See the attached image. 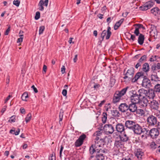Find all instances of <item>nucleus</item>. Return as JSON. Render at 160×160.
Returning a JSON list of instances; mask_svg holds the SVG:
<instances>
[{
    "instance_id": "obj_51",
    "label": "nucleus",
    "mask_w": 160,
    "mask_h": 160,
    "mask_svg": "<svg viewBox=\"0 0 160 160\" xmlns=\"http://www.w3.org/2000/svg\"><path fill=\"white\" fill-rule=\"evenodd\" d=\"M49 160H56L55 157L53 156V154H52L49 157Z\"/></svg>"
},
{
    "instance_id": "obj_16",
    "label": "nucleus",
    "mask_w": 160,
    "mask_h": 160,
    "mask_svg": "<svg viewBox=\"0 0 160 160\" xmlns=\"http://www.w3.org/2000/svg\"><path fill=\"white\" fill-rule=\"evenodd\" d=\"M95 143L93 144L96 148H101L104 145V142L103 139H100L99 140V139L95 140Z\"/></svg>"
},
{
    "instance_id": "obj_53",
    "label": "nucleus",
    "mask_w": 160,
    "mask_h": 160,
    "mask_svg": "<svg viewBox=\"0 0 160 160\" xmlns=\"http://www.w3.org/2000/svg\"><path fill=\"white\" fill-rule=\"evenodd\" d=\"M142 64V63L138 61V62L137 63L135 66V68H136L138 69V68L140 67Z\"/></svg>"
},
{
    "instance_id": "obj_37",
    "label": "nucleus",
    "mask_w": 160,
    "mask_h": 160,
    "mask_svg": "<svg viewBox=\"0 0 160 160\" xmlns=\"http://www.w3.org/2000/svg\"><path fill=\"white\" fill-rule=\"evenodd\" d=\"M28 96L27 92H24L22 95L21 98L22 100L25 101H27V99L28 98Z\"/></svg>"
},
{
    "instance_id": "obj_43",
    "label": "nucleus",
    "mask_w": 160,
    "mask_h": 160,
    "mask_svg": "<svg viewBox=\"0 0 160 160\" xmlns=\"http://www.w3.org/2000/svg\"><path fill=\"white\" fill-rule=\"evenodd\" d=\"M132 156L130 154H129L127 157H123L121 160H132Z\"/></svg>"
},
{
    "instance_id": "obj_11",
    "label": "nucleus",
    "mask_w": 160,
    "mask_h": 160,
    "mask_svg": "<svg viewBox=\"0 0 160 160\" xmlns=\"http://www.w3.org/2000/svg\"><path fill=\"white\" fill-rule=\"evenodd\" d=\"M124 147L123 142L121 140H115L114 143V148L116 149L117 150L119 151L120 149Z\"/></svg>"
},
{
    "instance_id": "obj_8",
    "label": "nucleus",
    "mask_w": 160,
    "mask_h": 160,
    "mask_svg": "<svg viewBox=\"0 0 160 160\" xmlns=\"http://www.w3.org/2000/svg\"><path fill=\"white\" fill-rule=\"evenodd\" d=\"M86 137V135L85 134H83L80 135L79 138L75 142V146L76 147H78L82 145Z\"/></svg>"
},
{
    "instance_id": "obj_27",
    "label": "nucleus",
    "mask_w": 160,
    "mask_h": 160,
    "mask_svg": "<svg viewBox=\"0 0 160 160\" xmlns=\"http://www.w3.org/2000/svg\"><path fill=\"white\" fill-rule=\"evenodd\" d=\"M102 148H96L93 144L92 145L89 149V152L91 154H93L94 152L98 153Z\"/></svg>"
},
{
    "instance_id": "obj_42",
    "label": "nucleus",
    "mask_w": 160,
    "mask_h": 160,
    "mask_svg": "<svg viewBox=\"0 0 160 160\" xmlns=\"http://www.w3.org/2000/svg\"><path fill=\"white\" fill-rule=\"evenodd\" d=\"M154 112V114L159 118H160V111L158 109L155 110Z\"/></svg>"
},
{
    "instance_id": "obj_38",
    "label": "nucleus",
    "mask_w": 160,
    "mask_h": 160,
    "mask_svg": "<svg viewBox=\"0 0 160 160\" xmlns=\"http://www.w3.org/2000/svg\"><path fill=\"white\" fill-rule=\"evenodd\" d=\"M107 114L106 112H103L102 114V121L103 123L106 122Z\"/></svg>"
},
{
    "instance_id": "obj_32",
    "label": "nucleus",
    "mask_w": 160,
    "mask_h": 160,
    "mask_svg": "<svg viewBox=\"0 0 160 160\" xmlns=\"http://www.w3.org/2000/svg\"><path fill=\"white\" fill-rule=\"evenodd\" d=\"M116 80L114 77H111L110 79L109 84L108 85L109 87L110 88L112 87L115 82Z\"/></svg>"
},
{
    "instance_id": "obj_64",
    "label": "nucleus",
    "mask_w": 160,
    "mask_h": 160,
    "mask_svg": "<svg viewBox=\"0 0 160 160\" xmlns=\"http://www.w3.org/2000/svg\"><path fill=\"white\" fill-rule=\"evenodd\" d=\"M6 108H7V106H5L2 108V111H1V112L2 113H3L5 112V111L6 110Z\"/></svg>"
},
{
    "instance_id": "obj_28",
    "label": "nucleus",
    "mask_w": 160,
    "mask_h": 160,
    "mask_svg": "<svg viewBox=\"0 0 160 160\" xmlns=\"http://www.w3.org/2000/svg\"><path fill=\"white\" fill-rule=\"evenodd\" d=\"M151 12L155 16H157L160 13V10L158 7L154 8L151 10Z\"/></svg>"
},
{
    "instance_id": "obj_14",
    "label": "nucleus",
    "mask_w": 160,
    "mask_h": 160,
    "mask_svg": "<svg viewBox=\"0 0 160 160\" xmlns=\"http://www.w3.org/2000/svg\"><path fill=\"white\" fill-rule=\"evenodd\" d=\"M142 86L146 88H149L153 86L151 83V81L148 78H144L142 83Z\"/></svg>"
},
{
    "instance_id": "obj_4",
    "label": "nucleus",
    "mask_w": 160,
    "mask_h": 160,
    "mask_svg": "<svg viewBox=\"0 0 160 160\" xmlns=\"http://www.w3.org/2000/svg\"><path fill=\"white\" fill-rule=\"evenodd\" d=\"M148 130L147 134L149 135L150 137L152 138H156L159 135V131L157 128H153L150 131Z\"/></svg>"
},
{
    "instance_id": "obj_57",
    "label": "nucleus",
    "mask_w": 160,
    "mask_h": 160,
    "mask_svg": "<svg viewBox=\"0 0 160 160\" xmlns=\"http://www.w3.org/2000/svg\"><path fill=\"white\" fill-rule=\"evenodd\" d=\"M59 122L61 121L62 120L63 118V114L62 113L60 112L59 114Z\"/></svg>"
},
{
    "instance_id": "obj_25",
    "label": "nucleus",
    "mask_w": 160,
    "mask_h": 160,
    "mask_svg": "<svg viewBox=\"0 0 160 160\" xmlns=\"http://www.w3.org/2000/svg\"><path fill=\"white\" fill-rule=\"evenodd\" d=\"M147 90H146L143 88L140 89L138 91V95L139 97H142L145 98V97H146L147 93Z\"/></svg>"
},
{
    "instance_id": "obj_18",
    "label": "nucleus",
    "mask_w": 160,
    "mask_h": 160,
    "mask_svg": "<svg viewBox=\"0 0 160 160\" xmlns=\"http://www.w3.org/2000/svg\"><path fill=\"white\" fill-rule=\"evenodd\" d=\"M116 130L118 132L122 133L124 132L125 130V126L122 123H118L116 124L115 127Z\"/></svg>"
},
{
    "instance_id": "obj_6",
    "label": "nucleus",
    "mask_w": 160,
    "mask_h": 160,
    "mask_svg": "<svg viewBox=\"0 0 160 160\" xmlns=\"http://www.w3.org/2000/svg\"><path fill=\"white\" fill-rule=\"evenodd\" d=\"M147 121L149 126H154L157 123V119L155 116L150 115L148 118Z\"/></svg>"
},
{
    "instance_id": "obj_56",
    "label": "nucleus",
    "mask_w": 160,
    "mask_h": 160,
    "mask_svg": "<svg viewBox=\"0 0 160 160\" xmlns=\"http://www.w3.org/2000/svg\"><path fill=\"white\" fill-rule=\"evenodd\" d=\"M23 37H20L19 38H18V39L17 42L19 43V42H22V40L23 39Z\"/></svg>"
},
{
    "instance_id": "obj_19",
    "label": "nucleus",
    "mask_w": 160,
    "mask_h": 160,
    "mask_svg": "<svg viewBox=\"0 0 160 160\" xmlns=\"http://www.w3.org/2000/svg\"><path fill=\"white\" fill-rule=\"evenodd\" d=\"M119 110L124 112L128 111V105L126 103H121L119 107Z\"/></svg>"
},
{
    "instance_id": "obj_45",
    "label": "nucleus",
    "mask_w": 160,
    "mask_h": 160,
    "mask_svg": "<svg viewBox=\"0 0 160 160\" xmlns=\"http://www.w3.org/2000/svg\"><path fill=\"white\" fill-rule=\"evenodd\" d=\"M45 27L44 26H41L39 28V34H41L43 33Z\"/></svg>"
},
{
    "instance_id": "obj_63",
    "label": "nucleus",
    "mask_w": 160,
    "mask_h": 160,
    "mask_svg": "<svg viewBox=\"0 0 160 160\" xmlns=\"http://www.w3.org/2000/svg\"><path fill=\"white\" fill-rule=\"evenodd\" d=\"M129 111H126V112H127L126 113V114L127 115V116H130L131 114H132V112H131Z\"/></svg>"
},
{
    "instance_id": "obj_10",
    "label": "nucleus",
    "mask_w": 160,
    "mask_h": 160,
    "mask_svg": "<svg viewBox=\"0 0 160 160\" xmlns=\"http://www.w3.org/2000/svg\"><path fill=\"white\" fill-rule=\"evenodd\" d=\"M149 104L150 108L152 111H154L155 110L158 109L159 108V103L156 100H153Z\"/></svg>"
},
{
    "instance_id": "obj_52",
    "label": "nucleus",
    "mask_w": 160,
    "mask_h": 160,
    "mask_svg": "<svg viewBox=\"0 0 160 160\" xmlns=\"http://www.w3.org/2000/svg\"><path fill=\"white\" fill-rule=\"evenodd\" d=\"M10 27L9 26V27H8V28H7V29L6 30V31L4 33V34L5 35H7L8 34L10 30Z\"/></svg>"
},
{
    "instance_id": "obj_5",
    "label": "nucleus",
    "mask_w": 160,
    "mask_h": 160,
    "mask_svg": "<svg viewBox=\"0 0 160 160\" xmlns=\"http://www.w3.org/2000/svg\"><path fill=\"white\" fill-rule=\"evenodd\" d=\"M154 4V2L153 0H151L147 2L143 5L141 6L140 8L142 11L147 10L152 7Z\"/></svg>"
},
{
    "instance_id": "obj_41",
    "label": "nucleus",
    "mask_w": 160,
    "mask_h": 160,
    "mask_svg": "<svg viewBox=\"0 0 160 160\" xmlns=\"http://www.w3.org/2000/svg\"><path fill=\"white\" fill-rule=\"evenodd\" d=\"M147 58L146 55H144L142 56L139 59L138 61L140 62H141L142 64L143 62L144 61H146V59Z\"/></svg>"
},
{
    "instance_id": "obj_12",
    "label": "nucleus",
    "mask_w": 160,
    "mask_h": 160,
    "mask_svg": "<svg viewBox=\"0 0 160 160\" xmlns=\"http://www.w3.org/2000/svg\"><path fill=\"white\" fill-rule=\"evenodd\" d=\"M48 2V0H40L38 5L39 10L41 11H43L44 9L43 6L47 7Z\"/></svg>"
},
{
    "instance_id": "obj_61",
    "label": "nucleus",
    "mask_w": 160,
    "mask_h": 160,
    "mask_svg": "<svg viewBox=\"0 0 160 160\" xmlns=\"http://www.w3.org/2000/svg\"><path fill=\"white\" fill-rule=\"evenodd\" d=\"M157 60V58H154V56H152L150 58V61L151 62H152L156 61Z\"/></svg>"
},
{
    "instance_id": "obj_44",
    "label": "nucleus",
    "mask_w": 160,
    "mask_h": 160,
    "mask_svg": "<svg viewBox=\"0 0 160 160\" xmlns=\"http://www.w3.org/2000/svg\"><path fill=\"white\" fill-rule=\"evenodd\" d=\"M142 102L143 103V106H147V103L148 102V100L146 98H143Z\"/></svg>"
},
{
    "instance_id": "obj_22",
    "label": "nucleus",
    "mask_w": 160,
    "mask_h": 160,
    "mask_svg": "<svg viewBox=\"0 0 160 160\" xmlns=\"http://www.w3.org/2000/svg\"><path fill=\"white\" fill-rule=\"evenodd\" d=\"M151 31L150 32L151 36L155 37L158 35V31L156 27L154 25H151L150 28Z\"/></svg>"
},
{
    "instance_id": "obj_24",
    "label": "nucleus",
    "mask_w": 160,
    "mask_h": 160,
    "mask_svg": "<svg viewBox=\"0 0 160 160\" xmlns=\"http://www.w3.org/2000/svg\"><path fill=\"white\" fill-rule=\"evenodd\" d=\"M151 78L152 82L158 83L159 82H160V78L158 77L156 73L152 74L151 76Z\"/></svg>"
},
{
    "instance_id": "obj_34",
    "label": "nucleus",
    "mask_w": 160,
    "mask_h": 160,
    "mask_svg": "<svg viewBox=\"0 0 160 160\" xmlns=\"http://www.w3.org/2000/svg\"><path fill=\"white\" fill-rule=\"evenodd\" d=\"M142 70L145 72H147L149 71V67L148 64L147 63H144L142 66Z\"/></svg>"
},
{
    "instance_id": "obj_21",
    "label": "nucleus",
    "mask_w": 160,
    "mask_h": 160,
    "mask_svg": "<svg viewBox=\"0 0 160 160\" xmlns=\"http://www.w3.org/2000/svg\"><path fill=\"white\" fill-rule=\"evenodd\" d=\"M136 103H132L128 106V111L131 112H135L137 109V107Z\"/></svg>"
},
{
    "instance_id": "obj_3",
    "label": "nucleus",
    "mask_w": 160,
    "mask_h": 160,
    "mask_svg": "<svg viewBox=\"0 0 160 160\" xmlns=\"http://www.w3.org/2000/svg\"><path fill=\"white\" fill-rule=\"evenodd\" d=\"M103 131L107 135L112 134L114 131V129L113 125L111 124H105L103 128Z\"/></svg>"
},
{
    "instance_id": "obj_35",
    "label": "nucleus",
    "mask_w": 160,
    "mask_h": 160,
    "mask_svg": "<svg viewBox=\"0 0 160 160\" xmlns=\"http://www.w3.org/2000/svg\"><path fill=\"white\" fill-rule=\"evenodd\" d=\"M121 99V98H119L116 94L115 93L113 98V102L114 103H116L119 102Z\"/></svg>"
},
{
    "instance_id": "obj_50",
    "label": "nucleus",
    "mask_w": 160,
    "mask_h": 160,
    "mask_svg": "<svg viewBox=\"0 0 160 160\" xmlns=\"http://www.w3.org/2000/svg\"><path fill=\"white\" fill-rule=\"evenodd\" d=\"M15 116H12L10 118L9 121L12 122H14L15 121Z\"/></svg>"
},
{
    "instance_id": "obj_17",
    "label": "nucleus",
    "mask_w": 160,
    "mask_h": 160,
    "mask_svg": "<svg viewBox=\"0 0 160 160\" xmlns=\"http://www.w3.org/2000/svg\"><path fill=\"white\" fill-rule=\"evenodd\" d=\"M156 96V92L152 89H149L147 91L146 97L150 99H153Z\"/></svg>"
},
{
    "instance_id": "obj_46",
    "label": "nucleus",
    "mask_w": 160,
    "mask_h": 160,
    "mask_svg": "<svg viewBox=\"0 0 160 160\" xmlns=\"http://www.w3.org/2000/svg\"><path fill=\"white\" fill-rule=\"evenodd\" d=\"M138 112L141 116L144 115L145 114V112L144 110L142 109H138Z\"/></svg>"
},
{
    "instance_id": "obj_31",
    "label": "nucleus",
    "mask_w": 160,
    "mask_h": 160,
    "mask_svg": "<svg viewBox=\"0 0 160 160\" xmlns=\"http://www.w3.org/2000/svg\"><path fill=\"white\" fill-rule=\"evenodd\" d=\"M128 139V137L125 133L123 135H122L120 136L119 140L122 141L123 142L127 141Z\"/></svg>"
},
{
    "instance_id": "obj_60",
    "label": "nucleus",
    "mask_w": 160,
    "mask_h": 160,
    "mask_svg": "<svg viewBox=\"0 0 160 160\" xmlns=\"http://www.w3.org/2000/svg\"><path fill=\"white\" fill-rule=\"evenodd\" d=\"M20 132V130L19 128H18V130L16 131H15L14 132V134L16 135H18L19 134V132Z\"/></svg>"
},
{
    "instance_id": "obj_13",
    "label": "nucleus",
    "mask_w": 160,
    "mask_h": 160,
    "mask_svg": "<svg viewBox=\"0 0 160 160\" xmlns=\"http://www.w3.org/2000/svg\"><path fill=\"white\" fill-rule=\"evenodd\" d=\"M131 102L135 103H139L140 101V97L138 94L133 93L132 95L131 96Z\"/></svg>"
},
{
    "instance_id": "obj_9",
    "label": "nucleus",
    "mask_w": 160,
    "mask_h": 160,
    "mask_svg": "<svg viewBox=\"0 0 160 160\" xmlns=\"http://www.w3.org/2000/svg\"><path fill=\"white\" fill-rule=\"evenodd\" d=\"M105 152L102 149H100L99 151L97 153L96 156V159L95 160H104L105 159V155L104 153Z\"/></svg>"
},
{
    "instance_id": "obj_23",
    "label": "nucleus",
    "mask_w": 160,
    "mask_h": 160,
    "mask_svg": "<svg viewBox=\"0 0 160 160\" xmlns=\"http://www.w3.org/2000/svg\"><path fill=\"white\" fill-rule=\"evenodd\" d=\"M128 88V87H127L123 88L120 91H116L115 93L121 98L126 93Z\"/></svg>"
},
{
    "instance_id": "obj_30",
    "label": "nucleus",
    "mask_w": 160,
    "mask_h": 160,
    "mask_svg": "<svg viewBox=\"0 0 160 160\" xmlns=\"http://www.w3.org/2000/svg\"><path fill=\"white\" fill-rule=\"evenodd\" d=\"M124 20V18L121 19L119 21L117 22L114 26V29L115 30H117L118 28L120 26L122 23L123 22Z\"/></svg>"
},
{
    "instance_id": "obj_47",
    "label": "nucleus",
    "mask_w": 160,
    "mask_h": 160,
    "mask_svg": "<svg viewBox=\"0 0 160 160\" xmlns=\"http://www.w3.org/2000/svg\"><path fill=\"white\" fill-rule=\"evenodd\" d=\"M20 4V1L18 0H14L13 1V4L17 7H18Z\"/></svg>"
},
{
    "instance_id": "obj_1",
    "label": "nucleus",
    "mask_w": 160,
    "mask_h": 160,
    "mask_svg": "<svg viewBox=\"0 0 160 160\" xmlns=\"http://www.w3.org/2000/svg\"><path fill=\"white\" fill-rule=\"evenodd\" d=\"M134 73V68L132 67L130 68L124 74L125 76L123 77V78L125 79H127L128 81L131 80L132 82H135L138 79H142L143 78V73L141 72L137 73L134 77L133 78Z\"/></svg>"
},
{
    "instance_id": "obj_54",
    "label": "nucleus",
    "mask_w": 160,
    "mask_h": 160,
    "mask_svg": "<svg viewBox=\"0 0 160 160\" xmlns=\"http://www.w3.org/2000/svg\"><path fill=\"white\" fill-rule=\"evenodd\" d=\"M62 94L64 96H66L67 94V90L65 89H63L62 92Z\"/></svg>"
},
{
    "instance_id": "obj_20",
    "label": "nucleus",
    "mask_w": 160,
    "mask_h": 160,
    "mask_svg": "<svg viewBox=\"0 0 160 160\" xmlns=\"http://www.w3.org/2000/svg\"><path fill=\"white\" fill-rule=\"evenodd\" d=\"M135 155L139 160H141L144 155L143 152L140 149H137L135 152Z\"/></svg>"
},
{
    "instance_id": "obj_48",
    "label": "nucleus",
    "mask_w": 160,
    "mask_h": 160,
    "mask_svg": "<svg viewBox=\"0 0 160 160\" xmlns=\"http://www.w3.org/2000/svg\"><path fill=\"white\" fill-rule=\"evenodd\" d=\"M40 13L39 12H37L36 13L35 19L36 20H38L40 17Z\"/></svg>"
},
{
    "instance_id": "obj_49",
    "label": "nucleus",
    "mask_w": 160,
    "mask_h": 160,
    "mask_svg": "<svg viewBox=\"0 0 160 160\" xmlns=\"http://www.w3.org/2000/svg\"><path fill=\"white\" fill-rule=\"evenodd\" d=\"M64 149L62 145L61 147L60 152H59V157L61 159L62 158V152Z\"/></svg>"
},
{
    "instance_id": "obj_15",
    "label": "nucleus",
    "mask_w": 160,
    "mask_h": 160,
    "mask_svg": "<svg viewBox=\"0 0 160 160\" xmlns=\"http://www.w3.org/2000/svg\"><path fill=\"white\" fill-rule=\"evenodd\" d=\"M136 124V123L134 121L128 120L126 121L125 126L126 128L132 130Z\"/></svg>"
},
{
    "instance_id": "obj_58",
    "label": "nucleus",
    "mask_w": 160,
    "mask_h": 160,
    "mask_svg": "<svg viewBox=\"0 0 160 160\" xmlns=\"http://www.w3.org/2000/svg\"><path fill=\"white\" fill-rule=\"evenodd\" d=\"M105 102V100H103L98 105V106L99 107H101L104 104Z\"/></svg>"
},
{
    "instance_id": "obj_2",
    "label": "nucleus",
    "mask_w": 160,
    "mask_h": 160,
    "mask_svg": "<svg viewBox=\"0 0 160 160\" xmlns=\"http://www.w3.org/2000/svg\"><path fill=\"white\" fill-rule=\"evenodd\" d=\"M132 130L135 133L137 134H140L142 133L147 134L148 131L147 129L145 128H142L141 126L137 123L135 124Z\"/></svg>"
},
{
    "instance_id": "obj_36",
    "label": "nucleus",
    "mask_w": 160,
    "mask_h": 160,
    "mask_svg": "<svg viewBox=\"0 0 160 160\" xmlns=\"http://www.w3.org/2000/svg\"><path fill=\"white\" fill-rule=\"evenodd\" d=\"M153 90L155 92H160V84L157 83L154 87Z\"/></svg>"
},
{
    "instance_id": "obj_62",
    "label": "nucleus",
    "mask_w": 160,
    "mask_h": 160,
    "mask_svg": "<svg viewBox=\"0 0 160 160\" xmlns=\"http://www.w3.org/2000/svg\"><path fill=\"white\" fill-rule=\"evenodd\" d=\"M11 97H12V96L10 95H9L5 100V103H6L7 101L10 99V98Z\"/></svg>"
},
{
    "instance_id": "obj_7",
    "label": "nucleus",
    "mask_w": 160,
    "mask_h": 160,
    "mask_svg": "<svg viewBox=\"0 0 160 160\" xmlns=\"http://www.w3.org/2000/svg\"><path fill=\"white\" fill-rule=\"evenodd\" d=\"M111 29V28L109 26L108 28L107 31L104 30L102 31L101 34V37L102 40L103 39L106 35V39L107 40L109 38L112 34V32L110 31Z\"/></svg>"
},
{
    "instance_id": "obj_26",
    "label": "nucleus",
    "mask_w": 160,
    "mask_h": 160,
    "mask_svg": "<svg viewBox=\"0 0 160 160\" xmlns=\"http://www.w3.org/2000/svg\"><path fill=\"white\" fill-rule=\"evenodd\" d=\"M134 25L136 26L134 33L136 36H138L139 34V29L140 28H143V26L142 24H134Z\"/></svg>"
},
{
    "instance_id": "obj_59",
    "label": "nucleus",
    "mask_w": 160,
    "mask_h": 160,
    "mask_svg": "<svg viewBox=\"0 0 160 160\" xmlns=\"http://www.w3.org/2000/svg\"><path fill=\"white\" fill-rule=\"evenodd\" d=\"M20 112L22 114H25V109L22 108H21L20 109Z\"/></svg>"
},
{
    "instance_id": "obj_33",
    "label": "nucleus",
    "mask_w": 160,
    "mask_h": 160,
    "mask_svg": "<svg viewBox=\"0 0 160 160\" xmlns=\"http://www.w3.org/2000/svg\"><path fill=\"white\" fill-rule=\"evenodd\" d=\"M112 116L115 117H118L120 116V114L119 112L116 109H113L112 111Z\"/></svg>"
},
{
    "instance_id": "obj_39",
    "label": "nucleus",
    "mask_w": 160,
    "mask_h": 160,
    "mask_svg": "<svg viewBox=\"0 0 160 160\" xmlns=\"http://www.w3.org/2000/svg\"><path fill=\"white\" fill-rule=\"evenodd\" d=\"M150 148L152 149H154L157 148L158 145L156 144L155 142H152L150 143Z\"/></svg>"
},
{
    "instance_id": "obj_55",
    "label": "nucleus",
    "mask_w": 160,
    "mask_h": 160,
    "mask_svg": "<svg viewBox=\"0 0 160 160\" xmlns=\"http://www.w3.org/2000/svg\"><path fill=\"white\" fill-rule=\"evenodd\" d=\"M65 67L64 66H62L61 68V72L63 74L65 72Z\"/></svg>"
},
{
    "instance_id": "obj_40",
    "label": "nucleus",
    "mask_w": 160,
    "mask_h": 160,
    "mask_svg": "<svg viewBox=\"0 0 160 160\" xmlns=\"http://www.w3.org/2000/svg\"><path fill=\"white\" fill-rule=\"evenodd\" d=\"M32 114L31 113H29L27 115L25 118V121L26 123H28L30 121L31 119Z\"/></svg>"
},
{
    "instance_id": "obj_29",
    "label": "nucleus",
    "mask_w": 160,
    "mask_h": 160,
    "mask_svg": "<svg viewBox=\"0 0 160 160\" xmlns=\"http://www.w3.org/2000/svg\"><path fill=\"white\" fill-rule=\"evenodd\" d=\"M144 36L142 34H140L138 39V42L140 45H142L144 42Z\"/></svg>"
}]
</instances>
